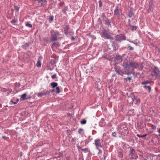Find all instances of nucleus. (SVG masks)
Here are the masks:
<instances>
[{"instance_id":"obj_29","label":"nucleus","mask_w":160,"mask_h":160,"mask_svg":"<svg viewBox=\"0 0 160 160\" xmlns=\"http://www.w3.org/2000/svg\"><path fill=\"white\" fill-rule=\"evenodd\" d=\"M124 79L126 81L128 80L130 81L131 80V78L130 77H127V78H124Z\"/></svg>"},{"instance_id":"obj_35","label":"nucleus","mask_w":160,"mask_h":160,"mask_svg":"<svg viewBox=\"0 0 160 160\" xmlns=\"http://www.w3.org/2000/svg\"><path fill=\"white\" fill-rule=\"evenodd\" d=\"M56 77V74H54V75H52V76H51V78H52V79H54Z\"/></svg>"},{"instance_id":"obj_11","label":"nucleus","mask_w":160,"mask_h":160,"mask_svg":"<svg viewBox=\"0 0 160 160\" xmlns=\"http://www.w3.org/2000/svg\"><path fill=\"white\" fill-rule=\"evenodd\" d=\"M114 14L115 15H118L119 14V10L118 9V7L117 6L115 7V9L114 10Z\"/></svg>"},{"instance_id":"obj_9","label":"nucleus","mask_w":160,"mask_h":160,"mask_svg":"<svg viewBox=\"0 0 160 160\" xmlns=\"http://www.w3.org/2000/svg\"><path fill=\"white\" fill-rule=\"evenodd\" d=\"M153 72L156 74V76H158L159 74V72L157 68L155 67V68H153Z\"/></svg>"},{"instance_id":"obj_21","label":"nucleus","mask_w":160,"mask_h":160,"mask_svg":"<svg viewBox=\"0 0 160 160\" xmlns=\"http://www.w3.org/2000/svg\"><path fill=\"white\" fill-rule=\"evenodd\" d=\"M150 83V81L149 80L146 81L144 82H142V85H145L147 84H149Z\"/></svg>"},{"instance_id":"obj_10","label":"nucleus","mask_w":160,"mask_h":160,"mask_svg":"<svg viewBox=\"0 0 160 160\" xmlns=\"http://www.w3.org/2000/svg\"><path fill=\"white\" fill-rule=\"evenodd\" d=\"M133 102L136 104H139L140 103V100L138 98L134 97L133 100Z\"/></svg>"},{"instance_id":"obj_28","label":"nucleus","mask_w":160,"mask_h":160,"mask_svg":"<svg viewBox=\"0 0 160 160\" xmlns=\"http://www.w3.org/2000/svg\"><path fill=\"white\" fill-rule=\"evenodd\" d=\"M127 46H128V47L129 48V50H133V48L131 46L130 44H128Z\"/></svg>"},{"instance_id":"obj_43","label":"nucleus","mask_w":160,"mask_h":160,"mask_svg":"<svg viewBox=\"0 0 160 160\" xmlns=\"http://www.w3.org/2000/svg\"><path fill=\"white\" fill-rule=\"evenodd\" d=\"M81 150H82L83 151H86V150H88V149L87 148H85V149H82Z\"/></svg>"},{"instance_id":"obj_44","label":"nucleus","mask_w":160,"mask_h":160,"mask_svg":"<svg viewBox=\"0 0 160 160\" xmlns=\"http://www.w3.org/2000/svg\"><path fill=\"white\" fill-rule=\"evenodd\" d=\"M102 16L103 17L106 18V17L105 16V15L104 14H102Z\"/></svg>"},{"instance_id":"obj_45","label":"nucleus","mask_w":160,"mask_h":160,"mask_svg":"<svg viewBox=\"0 0 160 160\" xmlns=\"http://www.w3.org/2000/svg\"><path fill=\"white\" fill-rule=\"evenodd\" d=\"M137 136L139 138H141V136L139 134H137Z\"/></svg>"},{"instance_id":"obj_24","label":"nucleus","mask_w":160,"mask_h":160,"mask_svg":"<svg viewBox=\"0 0 160 160\" xmlns=\"http://www.w3.org/2000/svg\"><path fill=\"white\" fill-rule=\"evenodd\" d=\"M14 9L16 10L17 12H18L19 11V8L16 5H14Z\"/></svg>"},{"instance_id":"obj_41","label":"nucleus","mask_w":160,"mask_h":160,"mask_svg":"<svg viewBox=\"0 0 160 160\" xmlns=\"http://www.w3.org/2000/svg\"><path fill=\"white\" fill-rule=\"evenodd\" d=\"M23 154V153L22 152H20L19 153L20 157H22Z\"/></svg>"},{"instance_id":"obj_36","label":"nucleus","mask_w":160,"mask_h":160,"mask_svg":"<svg viewBox=\"0 0 160 160\" xmlns=\"http://www.w3.org/2000/svg\"><path fill=\"white\" fill-rule=\"evenodd\" d=\"M99 3V6L100 7H101L102 6V2L101 1H99L98 2Z\"/></svg>"},{"instance_id":"obj_15","label":"nucleus","mask_w":160,"mask_h":160,"mask_svg":"<svg viewBox=\"0 0 160 160\" xmlns=\"http://www.w3.org/2000/svg\"><path fill=\"white\" fill-rule=\"evenodd\" d=\"M98 155L99 157L100 158H102L103 159V158H102V151L100 149H98Z\"/></svg>"},{"instance_id":"obj_14","label":"nucleus","mask_w":160,"mask_h":160,"mask_svg":"<svg viewBox=\"0 0 160 160\" xmlns=\"http://www.w3.org/2000/svg\"><path fill=\"white\" fill-rule=\"evenodd\" d=\"M60 46V44L58 42H54L52 44V45H51V47H52L53 46L59 47Z\"/></svg>"},{"instance_id":"obj_25","label":"nucleus","mask_w":160,"mask_h":160,"mask_svg":"<svg viewBox=\"0 0 160 160\" xmlns=\"http://www.w3.org/2000/svg\"><path fill=\"white\" fill-rule=\"evenodd\" d=\"M56 92L57 93H59L60 92V88L58 87H57L56 88Z\"/></svg>"},{"instance_id":"obj_20","label":"nucleus","mask_w":160,"mask_h":160,"mask_svg":"<svg viewBox=\"0 0 160 160\" xmlns=\"http://www.w3.org/2000/svg\"><path fill=\"white\" fill-rule=\"evenodd\" d=\"M17 20L16 19H13L11 21V23L14 24L17 23Z\"/></svg>"},{"instance_id":"obj_16","label":"nucleus","mask_w":160,"mask_h":160,"mask_svg":"<svg viewBox=\"0 0 160 160\" xmlns=\"http://www.w3.org/2000/svg\"><path fill=\"white\" fill-rule=\"evenodd\" d=\"M135 153V150H134V149L132 148L131 149L130 152V154H129V155H130V156H132Z\"/></svg>"},{"instance_id":"obj_26","label":"nucleus","mask_w":160,"mask_h":160,"mask_svg":"<svg viewBox=\"0 0 160 160\" xmlns=\"http://www.w3.org/2000/svg\"><path fill=\"white\" fill-rule=\"evenodd\" d=\"M130 27L131 29H132V30H133L134 29L136 30V29L137 28L136 26H133L130 25Z\"/></svg>"},{"instance_id":"obj_37","label":"nucleus","mask_w":160,"mask_h":160,"mask_svg":"<svg viewBox=\"0 0 160 160\" xmlns=\"http://www.w3.org/2000/svg\"><path fill=\"white\" fill-rule=\"evenodd\" d=\"M119 156L121 158H122L123 157L122 153L121 152H120L119 154Z\"/></svg>"},{"instance_id":"obj_49","label":"nucleus","mask_w":160,"mask_h":160,"mask_svg":"<svg viewBox=\"0 0 160 160\" xmlns=\"http://www.w3.org/2000/svg\"><path fill=\"white\" fill-rule=\"evenodd\" d=\"M26 45H27V46H28V43H26Z\"/></svg>"},{"instance_id":"obj_19","label":"nucleus","mask_w":160,"mask_h":160,"mask_svg":"<svg viewBox=\"0 0 160 160\" xmlns=\"http://www.w3.org/2000/svg\"><path fill=\"white\" fill-rule=\"evenodd\" d=\"M133 13L132 12V11H130V12H129L128 16L129 18H132V16L133 15Z\"/></svg>"},{"instance_id":"obj_12","label":"nucleus","mask_w":160,"mask_h":160,"mask_svg":"<svg viewBox=\"0 0 160 160\" xmlns=\"http://www.w3.org/2000/svg\"><path fill=\"white\" fill-rule=\"evenodd\" d=\"M116 60L119 61L117 63H118L119 62H121L122 61L121 56L119 55H117V56L116 58Z\"/></svg>"},{"instance_id":"obj_39","label":"nucleus","mask_w":160,"mask_h":160,"mask_svg":"<svg viewBox=\"0 0 160 160\" xmlns=\"http://www.w3.org/2000/svg\"><path fill=\"white\" fill-rule=\"evenodd\" d=\"M127 130H128L127 128L126 127H125L124 128V130L125 131V132H125V134L127 133Z\"/></svg>"},{"instance_id":"obj_17","label":"nucleus","mask_w":160,"mask_h":160,"mask_svg":"<svg viewBox=\"0 0 160 160\" xmlns=\"http://www.w3.org/2000/svg\"><path fill=\"white\" fill-rule=\"evenodd\" d=\"M26 93H24L21 96V98L22 100H25L26 99Z\"/></svg>"},{"instance_id":"obj_22","label":"nucleus","mask_w":160,"mask_h":160,"mask_svg":"<svg viewBox=\"0 0 160 160\" xmlns=\"http://www.w3.org/2000/svg\"><path fill=\"white\" fill-rule=\"evenodd\" d=\"M115 72L118 74L121 75V71L120 70L118 69H115Z\"/></svg>"},{"instance_id":"obj_47","label":"nucleus","mask_w":160,"mask_h":160,"mask_svg":"<svg viewBox=\"0 0 160 160\" xmlns=\"http://www.w3.org/2000/svg\"><path fill=\"white\" fill-rule=\"evenodd\" d=\"M128 41H129V42H131V43H134V42H133V41H129V40H127Z\"/></svg>"},{"instance_id":"obj_50","label":"nucleus","mask_w":160,"mask_h":160,"mask_svg":"<svg viewBox=\"0 0 160 160\" xmlns=\"http://www.w3.org/2000/svg\"><path fill=\"white\" fill-rule=\"evenodd\" d=\"M69 115L70 116H71V114H69Z\"/></svg>"},{"instance_id":"obj_27","label":"nucleus","mask_w":160,"mask_h":160,"mask_svg":"<svg viewBox=\"0 0 160 160\" xmlns=\"http://www.w3.org/2000/svg\"><path fill=\"white\" fill-rule=\"evenodd\" d=\"M26 26L27 27H28L29 28H32V25L29 23H27L26 24Z\"/></svg>"},{"instance_id":"obj_8","label":"nucleus","mask_w":160,"mask_h":160,"mask_svg":"<svg viewBox=\"0 0 160 160\" xmlns=\"http://www.w3.org/2000/svg\"><path fill=\"white\" fill-rule=\"evenodd\" d=\"M38 1V3H41V6H45L46 3H47V1L45 0H35Z\"/></svg>"},{"instance_id":"obj_13","label":"nucleus","mask_w":160,"mask_h":160,"mask_svg":"<svg viewBox=\"0 0 160 160\" xmlns=\"http://www.w3.org/2000/svg\"><path fill=\"white\" fill-rule=\"evenodd\" d=\"M51 85L52 87L53 88H54L57 87L58 84L56 82H52L51 83Z\"/></svg>"},{"instance_id":"obj_38","label":"nucleus","mask_w":160,"mask_h":160,"mask_svg":"<svg viewBox=\"0 0 160 160\" xmlns=\"http://www.w3.org/2000/svg\"><path fill=\"white\" fill-rule=\"evenodd\" d=\"M49 20L51 21H52L53 20V17L52 16H51L49 17Z\"/></svg>"},{"instance_id":"obj_42","label":"nucleus","mask_w":160,"mask_h":160,"mask_svg":"<svg viewBox=\"0 0 160 160\" xmlns=\"http://www.w3.org/2000/svg\"><path fill=\"white\" fill-rule=\"evenodd\" d=\"M147 135V134H144L143 135L141 136V138L145 137Z\"/></svg>"},{"instance_id":"obj_4","label":"nucleus","mask_w":160,"mask_h":160,"mask_svg":"<svg viewBox=\"0 0 160 160\" xmlns=\"http://www.w3.org/2000/svg\"><path fill=\"white\" fill-rule=\"evenodd\" d=\"M103 141L102 139L100 140L99 139H96L94 141V144L96 146V148L97 149H98L99 148L102 147V143Z\"/></svg>"},{"instance_id":"obj_33","label":"nucleus","mask_w":160,"mask_h":160,"mask_svg":"<svg viewBox=\"0 0 160 160\" xmlns=\"http://www.w3.org/2000/svg\"><path fill=\"white\" fill-rule=\"evenodd\" d=\"M83 131V129L81 128H80L78 130V133L79 134H81V132Z\"/></svg>"},{"instance_id":"obj_5","label":"nucleus","mask_w":160,"mask_h":160,"mask_svg":"<svg viewBox=\"0 0 160 160\" xmlns=\"http://www.w3.org/2000/svg\"><path fill=\"white\" fill-rule=\"evenodd\" d=\"M153 1L152 0L150 1L148 7L146 8L148 13H149L153 11Z\"/></svg>"},{"instance_id":"obj_23","label":"nucleus","mask_w":160,"mask_h":160,"mask_svg":"<svg viewBox=\"0 0 160 160\" xmlns=\"http://www.w3.org/2000/svg\"><path fill=\"white\" fill-rule=\"evenodd\" d=\"M144 87L145 88H148L149 91L151 90V87L149 86H144Z\"/></svg>"},{"instance_id":"obj_30","label":"nucleus","mask_w":160,"mask_h":160,"mask_svg":"<svg viewBox=\"0 0 160 160\" xmlns=\"http://www.w3.org/2000/svg\"><path fill=\"white\" fill-rule=\"evenodd\" d=\"M18 100H17V101L16 102H13V101H12V100H11L10 101V102H11L13 103V104H17V103L18 102Z\"/></svg>"},{"instance_id":"obj_6","label":"nucleus","mask_w":160,"mask_h":160,"mask_svg":"<svg viewBox=\"0 0 160 160\" xmlns=\"http://www.w3.org/2000/svg\"><path fill=\"white\" fill-rule=\"evenodd\" d=\"M115 39L117 41L125 40L126 39L125 36L123 34H119L116 36Z\"/></svg>"},{"instance_id":"obj_46","label":"nucleus","mask_w":160,"mask_h":160,"mask_svg":"<svg viewBox=\"0 0 160 160\" xmlns=\"http://www.w3.org/2000/svg\"><path fill=\"white\" fill-rule=\"evenodd\" d=\"M2 138L3 139L5 140L6 139V137H5V136H3L2 137Z\"/></svg>"},{"instance_id":"obj_18","label":"nucleus","mask_w":160,"mask_h":160,"mask_svg":"<svg viewBox=\"0 0 160 160\" xmlns=\"http://www.w3.org/2000/svg\"><path fill=\"white\" fill-rule=\"evenodd\" d=\"M41 62L39 60L38 61L37 63H36V66L38 67H40L41 66Z\"/></svg>"},{"instance_id":"obj_7","label":"nucleus","mask_w":160,"mask_h":160,"mask_svg":"<svg viewBox=\"0 0 160 160\" xmlns=\"http://www.w3.org/2000/svg\"><path fill=\"white\" fill-rule=\"evenodd\" d=\"M47 91H44L43 92H41L38 94V96L39 97H41L47 95Z\"/></svg>"},{"instance_id":"obj_1","label":"nucleus","mask_w":160,"mask_h":160,"mask_svg":"<svg viewBox=\"0 0 160 160\" xmlns=\"http://www.w3.org/2000/svg\"><path fill=\"white\" fill-rule=\"evenodd\" d=\"M123 66L125 68H138V63L136 62H128V61H126L123 62Z\"/></svg>"},{"instance_id":"obj_51","label":"nucleus","mask_w":160,"mask_h":160,"mask_svg":"<svg viewBox=\"0 0 160 160\" xmlns=\"http://www.w3.org/2000/svg\"><path fill=\"white\" fill-rule=\"evenodd\" d=\"M159 136L160 137V134L159 135Z\"/></svg>"},{"instance_id":"obj_34","label":"nucleus","mask_w":160,"mask_h":160,"mask_svg":"<svg viewBox=\"0 0 160 160\" xmlns=\"http://www.w3.org/2000/svg\"><path fill=\"white\" fill-rule=\"evenodd\" d=\"M151 128L153 130H155L156 128V126L153 124L151 125Z\"/></svg>"},{"instance_id":"obj_3","label":"nucleus","mask_w":160,"mask_h":160,"mask_svg":"<svg viewBox=\"0 0 160 160\" xmlns=\"http://www.w3.org/2000/svg\"><path fill=\"white\" fill-rule=\"evenodd\" d=\"M102 37L104 39H113V37L111 35V33L108 32L105 29L102 31L101 33Z\"/></svg>"},{"instance_id":"obj_40","label":"nucleus","mask_w":160,"mask_h":160,"mask_svg":"<svg viewBox=\"0 0 160 160\" xmlns=\"http://www.w3.org/2000/svg\"><path fill=\"white\" fill-rule=\"evenodd\" d=\"M112 135L113 137H116V133L115 132L112 133Z\"/></svg>"},{"instance_id":"obj_32","label":"nucleus","mask_w":160,"mask_h":160,"mask_svg":"<svg viewBox=\"0 0 160 160\" xmlns=\"http://www.w3.org/2000/svg\"><path fill=\"white\" fill-rule=\"evenodd\" d=\"M86 120H83L81 121V124H84L86 123Z\"/></svg>"},{"instance_id":"obj_48","label":"nucleus","mask_w":160,"mask_h":160,"mask_svg":"<svg viewBox=\"0 0 160 160\" xmlns=\"http://www.w3.org/2000/svg\"><path fill=\"white\" fill-rule=\"evenodd\" d=\"M158 132L160 133V128L159 129V130L158 131Z\"/></svg>"},{"instance_id":"obj_31","label":"nucleus","mask_w":160,"mask_h":160,"mask_svg":"<svg viewBox=\"0 0 160 160\" xmlns=\"http://www.w3.org/2000/svg\"><path fill=\"white\" fill-rule=\"evenodd\" d=\"M7 91V90L5 88H2L1 89V92H5Z\"/></svg>"},{"instance_id":"obj_2","label":"nucleus","mask_w":160,"mask_h":160,"mask_svg":"<svg viewBox=\"0 0 160 160\" xmlns=\"http://www.w3.org/2000/svg\"><path fill=\"white\" fill-rule=\"evenodd\" d=\"M51 41L53 42L58 40V36L59 35V32L57 31L52 30L50 32Z\"/></svg>"}]
</instances>
